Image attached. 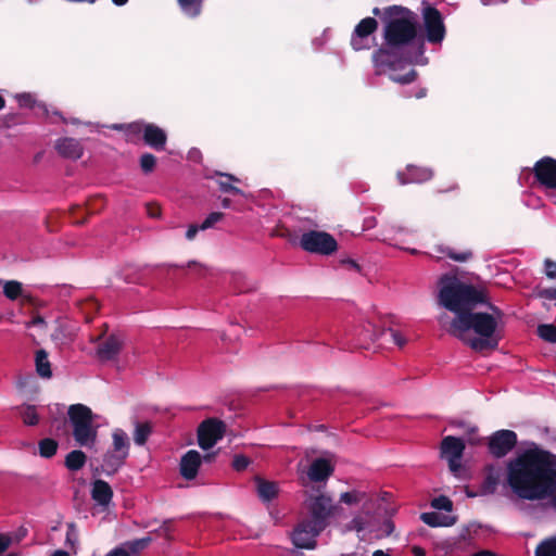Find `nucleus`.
Segmentation results:
<instances>
[{"mask_svg": "<svg viewBox=\"0 0 556 556\" xmlns=\"http://www.w3.org/2000/svg\"><path fill=\"white\" fill-rule=\"evenodd\" d=\"M383 46L372 53L378 68L395 71L402 64H417L426 52L419 16L407 7L392 4L382 9Z\"/></svg>", "mask_w": 556, "mask_h": 556, "instance_id": "nucleus-1", "label": "nucleus"}, {"mask_svg": "<svg viewBox=\"0 0 556 556\" xmlns=\"http://www.w3.org/2000/svg\"><path fill=\"white\" fill-rule=\"evenodd\" d=\"M507 484L521 500L541 501L556 491V454L534 446L507 464Z\"/></svg>", "mask_w": 556, "mask_h": 556, "instance_id": "nucleus-2", "label": "nucleus"}, {"mask_svg": "<svg viewBox=\"0 0 556 556\" xmlns=\"http://www.w3.org/2000/svg\"><path fill=\"white\" fill-rule=\"evenodd\" d=\"M491 313L486 312H464L455 316L448 327V333L463 342L471 350L482 352L485 350H496L502 340V330L498 323L504 313L496 305L484 303Z\"/></svg>", "mask_w": 556, "mask_h": 556, "instance_id": "nucleus-3", "label": "nucleus"}, {"mask_svg": "<svg viewBox=\"0 0 556 556\" xmlns=\"http://www.w3.org/2000/svg\"><path fill=\"white\" fill-rule=\"evenodd\" d=\"M488 300L485 290L465 283L456 276L444 275L440 279L439 303L455 316L470 312Z\"/></svg>", "mask_w": 556, "mask_h": 556, "instance_id": "nucleus-4", "label": "nucleus"}, {"mask_svg": "<svg viewBox=\"0 0 556 556\" xmlns=\"http://www.w3.org/2000/svg\"><path fill=\"white\" fill-rule=\"evenodd\" d=\"M67 416L75 442L81 447L94 446L98 439V426L93 424L91 408L80 403L72 404L68 407Z\"/></svg>", "mask_w": 556, "mask_h": 556, "instance_id": "nucleus-5", "label": "nucleus"}, {"mask_svg": "<svg viewBox=\"0 0 556 556\" xmlns=\"http://www.w3.org/2000/svg\"><path fill=\"white\" fill-rule=\"evenodd\" d=\"M424 28L421 30V40L437 46L441 45L446 36V27L441 12L433 5L425 3L421 9Z\"/></svg>", "mask_w": 556, "mask_h": 556, "instance_id": "nucleus-6", "label": "nucleus"}, {"mask_svg": "<svg viewBox=\"0 0 556 556\" xmlns=\"http://www.w3.org/2000/svg\"><path fill=\"white\" fill-rule=\"evenodd\" d=\"M313 521H326L327 519L345 517L344 508L333 502L332 497L327 494L311 495L306 501Z\"/></svg>", "mask_w": 556, "mask_h": 556, "instance_id": "nucleus-7", "label": "nucleus"}, {"mask_svg": "<svg viewBox=\"0 0 556 556\" xmlns=\"http://www.w3.org/2000/svg\"><path fill=\"white\" fill-rule=\"evenodd\" d=\"M300 245L304 251L320 255H331L338 250L334 237L326 231L309 230L300 239Z\"/></svg>", "mask_w": 556, "mask_h": 556, "instance_id": "nucleus-8", "label": "nucleus"}, {"mask_svg": "<svg viewBox=\"0 0 556 556\" xmlns=\"http://www.w3.org/2000/svg\"><path fill=\"white\" fill-rule=\"evenodd\" d=\"M226 424L218 418H206L197 429L198 445L203 451L211 450L226 434Z\"/></svg>", "mask_w": 556, "mask_h": 556, "instance_id": "nucleus-9", "label": "nucleus"}, {"mask_svg": "<svg viewBox=\"0 0 556 556\" xmlns=\"http://www.w3.org/2000/svg\"><path fill=\"white\" fill-rule=\"evenodd\" d=\"M327 523H296L290 532L293 545L298 548L313 549L316 546V538L325 529Z\"/></svg>", "mask_w": 556, "mask_h": 556, "instance_id": "nucleus-10", "label": "nucleus"}, {"mask_svg": "<svg viewBox=\"0 0 556 556\" xmlns=\"http://www.w3.org/2000/svg\"><path fill=\"white\" fill-rule=\"evenodd\" d=\"M517 442L515 431L507 429L497 430L489 437L488 450L493 457L502 458L515 448Z\"/></svg>", "mask_w": 556, "mask_h": 556, "instance_id": "nucleus-11", "label": "nucleus"}, {"mask_svg": "<svg viewBox=\"0 0 556 556\" xmlns=\"http://www.w3.org/2000/svg\"><path fill=\"white\" fill-rule=\"evenodd\" d=\"M378 29V22L375 17L363 18L354 28L351 36V46L355 51L369 49V37Z\"/></svg>", "mask_w": 556, "mask_h": 556, "instance_id": "nucleus-12", "label": "nucleus"}, {"mask_svg": "<svg viewBox=\"0 0 556 556\" xmlns=\"http://www.w3.org/2000/svg\"><path fill=\"white\" fill-rule=\"evenodd\" d=\"M533 174L540 185L556 189V160L551 156H544L535 162Z\"/></svg>", "mask_w": 556, "mask_h": 556, "instance_id": "nucleus-13", "label": "nucleus"}, {"mask_svg": "<svg viewBox=\"0 0 556 556\" xmlns=\"http://www.w3.org/2000/svg\"><path fill=\"white\" fill-rule=\"evenodd\" d=\"M202 465V455L197 450L187 451L180 458L179 473L185 480H193Z\"/></svg>", "mask_w": 556, "mask_h": 556, "instance_id": "nucleus-14", "label": "nucleus"}, {"mask_svg": "<svg viewBox=\"0 0 556 556\" xmlns=\"http://www.w3.org/2000/svg\"><path fill=\"white\" fill-rule=\"evenodd\" d=\"M123 348V339L116 333L110 334L98 348L96 355L101 362L115 359Z\"/></svg>", "mask_w": 556, "mask_h": 556, "instance_id": "nucleus-15", "label": "nucleus"}, {"mask_svg": "<svg viewBox=\"0 0 556 556\" xmlns=\"http://www.w3.org/2000/svg\"><path fill=\"white\" fill-rule=\"evenodd\" d=\"M143 130V142L155 151L165 150L167 143V134L160 126L153 123H146Z\"/></svg>", "mask_w": 556, "mask_h": 556, "instance_id": "nucleus-16", "label": "nucleus"}, {"mask_svg": "<svg viewBox=\"0 0 556 556\" xmlns=\"http://www.w3.org/2000/svg\"><path fill=\"white\" fill-rule=\"evenodd\" d=\"M54 149L60 156L74 161L80 159L84 154V147L81 142L72 137L58 139L54 143Z\"/></svg>", "mask_w": 556, "mask_h": 556, "instance_id": "nucleus-17", "label": "nucleus"}, {"mask_svg": "<svg viewBox=\"0 0 556 556\" xmlns=\"http://www.w3.org/2000/svg\"><path fill=\"white\" fill-rule=\"evenodd\" d=\"M432 175L429 168L408 165L405 173L397 174V178L402 185L421 184L431 179Z\"/></svg>", "mask_w": 556, "mask_h": 556, "instance_id": "nucleus-18", "label": "nucleus"}, {"mask_svg": "<svg viewBox=\"0 0 556 556\" xmlns=\"http://www.w3.org/2000/svg\"><path fill=\"white\" fill-rule=\"evenodd\" d=\"M334 467L326 458H316L309 466L308 478L313 482H321L332 476Z\"/></svg>", "mask_w": 556, "mask_h": 556, "instance_id": "nucleus-19", "label": "nucleus"}, {"mask_svg": "<svg viewBox=\"0 0 556 556\" xmlns=\"http://www.w3.org/2000/svg\"><path fill=\"white\" fill-rule=\"evenodd\" d=\"M465 451V443L460 438L447 435L441 442V456L443 458H462Z\"/></svg>", "mask_w": 556, "mask_h": 556, "instance_id": "nucleus-20", "label": "nucleus"}, {"mask_svg": "<svg viewBox=\"0 0 556 556\" xmlns=\"http://www.w3.org/2000/svg\"><path fill=\"white\" fill-rule=\"evenodd\" d=\"M501 480V469L495 465H486L484 467V478L480 486L482 494L495 493Z\"/></svg>", "mask_w": 556, "mask_h": 556, "instance_id": "nucleus-21", "label": "nucleus"}, {"mask_svg": "<svg viewBox=\"0 0 556 556\" xmlns=\"http://www.w3.org/2000/svg\"><path fill=\"white\" fill-rule=\"evenodd\" d=\"M146 123L142 121H137L127 124H114L112 126L113 129L123 131L125 136V140L130 143H137L143 138V130Z\"/></svg>", "mask_w": 556, "mask_h": 556, "instance_id": "nucleus-22", "label": "nucleus"}, {"mask_svg": "<svg viewBox=\"0 0 556 556\" xmlns=\"http://www.w3.org/2000/svg\"><path fill=\"white\" fill-rule=\"evenodd\" d=\"M104 205V199L97 197L88 203L86 208L81 206H75L72 208L71 214L73 216V223L77 225H84L87 222V215L93 214Z\"/></svg>", "mask_w": 556, "mask_h": 556, "instance_id": "nucleus-23", "label": "nucleus"}, {"mask_svg": "<svg viewBox=\"0 0 556 556\" xmlns=\"http://www.w3.org/2000/svg\"><path fill=\"white\" fill-rule=\"evenodd\" d=\"M255 483L257 495L263 502H270L271 500L277 497L279 486L276 482L265 480L261 477H256Z\"/></svg>", "mask_w": 556, "mask_h": 556, "instance_id": "nucleus-24", "label": "nucleus"}, {"mask_svg": "<svg viewBox=\"0 0 556 556\" xmlns=\"http://www.w3.org/2000/svg\"><path fill=\"white\" fill-rule=\"evenodd\" d=\"M127 457L128 456L109 450L103 455V471L109 476L116 473L118 469L125 464Z\"/></svg>", "mask_w": 556, "mask_h": 556, "instance_id": "nucleus-25", "label": "nucleus"}, {"mask_svg": "<svg viewBox=\"0 0 556 556\" xmlns=\"http://www.w3.org/2000/svg\"><path fill=\"white\" fill-rule=\"evenodd\" d=\"M91 493L92 498L101 505H108L113 496L112 488L104 480H96Z\"/></svg>", "mask_w": 556, "mask_h": 556, "instance_id": "nucleus-26", "label": "nucleus"}, {"mask_svg": "<svg viewBox=\"0 0 556 556\" xmlns=\"http://www.w3.org/2000/svg\"><path fill=\"white\" fill-rule=\"evenodd\" d=\"M129 447L130 443L127 433L123 429H114L112 433L111 451L128 456Z\"/></svg>", "mask_w": 556, "mask_h": 556, "instance_id": "nucleus-27", "label": "nucleus"}, {"mask_svg": "<svg viewBox=\"0 0 556 556\" xmlns=\"http://www.w3.org/2000/svg\"><path fill=\"white\" fill-rule=\"evenodd\" d=\"M383 500L379 505V511L382 513L381 519L382 521H391V519L395 516L397 511V506L393 501V495L389 492H382Z\"/></svg>", "mask_w": 556, "mask_h": 556, "instance_id": "nucleus-28", "label": "nucleus"}, {"mask_svg": "<svg viewBox=\"0 0 556 556\" xmlns=\"http://www.w3.org/2000/svg\"><path fill=\"white\" fill-rule=\"evenodd\" d=\"M35 364L36 371L41 378L49 379L52 377L51 364L45 350L40 349L36 352Z\"/></svg>", "mask_w": 556, "mask_h": 556, "instance_id": "nucleus-29", "label": "nucleus"}, {"mask_svg": "<svg viewBox=\"0 0 556 556\" xmlns=\"http://www.w3.org/2000/svg\"><path fill=\"white\" fill-rule=\"evenodd\" d=\"M87 462V455L80 450H73L65 456V467L71 471L80 470Z\"/></svg>", "mask_w": 556, "mask_h": 556, "instance_id": "nucleus-30", "label": "nucleus"}, {"mask_svg": "<svg viewBox=\"0 0 556 556\" xmlns=\"http://www.w3.org/2000/svg\"><path fill=\"white\" fill-rule=\"evenodd\" d=\"M17 412L23 422L27 426H36L39 422V416L35 405L23 404L17 407Z\"/></svg>", "mask_w": 556, "mask_h": 556, "instance_id": "nucleus-31", "label": "nucleus"}, {"mask_svg": "<svg viewBox=\"0 0 556 556\" xmlns=\"http://www.w3.org/2000/svg\"><path fill=\"white\" fill-rule=\"evenodd\" d=\"M365 491L353 489L348 492H343L340 494L339 502L337 504H345L348 506H357L361 505L362 501L365 498Z\"/></svg>", "mask_w": 556, "mask_h": 556, "instance_id": "nucleus-32", "label": "nucleus"}, {"mask_svg": "<svg viewBox=\"0 0 556 556\" xmlns=\"http://www.w3.org/2000/svg\"><path fill=\"white\" fill-rule=\"evenodd\" d=\"M152 432V425L149 421L136 422L134 441L137 445H143Z\"/></svg>", "mask_w": 556, "mask_h": 556, "instance_id": "nucleus-33", "label": "nucleus"}, {"mask_svg": "<svg viewBox=\"0 0 556 556\" xmlns=\"http://www.w3.org/2000/svg\"><path fill=\"white\" fill-rule=\"evenodd\" d=\"M438 251L455 262H467L472 258L473 254L471 250H464L460 252L455 251L451 247H439Z\"/></svg>", "mask_w": 556, "mask_h": 556, "instance_id": "nucleus-34", "label": "nucleus"}, {"mask_svg": "<svg viewBox=\"0 0 556 556\" xmlns=\"http://www.w3.org/2000/svg\"><path fill=\"white\" fill-rule=\"evenodd\" d=\"M59 443L51 438H45L38 442L39 455L43 458H51L58 452Z\"/></svg>", "mask_w": 556, "mask_h": 556, "instance_id": "nucleus-35", "label": "nucleus"}, {"mask_svg": "<svg viewBox=\"0 0 556 556\" xmlns=\"http://www.w3.org/2000/svg\"><path fill=\"white\" fill-rule=\"evenodd\" d=\"M534 556H556V535L541 541L535 548Z\"/></svg>", "mask_w": 556, "mask_h": 556, "instance_id": "nucleus-36", "label": "nucleus"}, {"mask_svg": "<svg viewBox=\"0 0 556 556\" xmlns=\"http://www.w3.org/2000/svg\"><path fill=\"white\" fill-rule=\"evenodd\" d=\"M218 175L223 178H226V180L220 179L217 181L220 191L232 193V194H243V191L240 188H238L231 184V181L238 182L239 178H237L236 176H233L231 174H223L222 173Z\"/></svg>", "mask_w": 556, "mask_h": 556, "instance_id": "nucleus-37", "label": "nucleus"}, {"mask_svg": "<svg viewBox=\"0 0 556 556\" xmlns=\"http://www.w3.org/2000/svg\"><path fill=\"white\" fill-rule=\"evenodd\" d=\"M3 294L10 301H15L23 295V285L17 280H9L3 285Z\"/></svg>", "mask_w": 556, "mask_h": 556, "instance_id": "nucleus-38", "label": "nucleus"}, {"mask_svg": "<svg viewBox=\"0 0 556 556\" xmlns=\"http://www.w3.org/2000/svg\"><path fill=\"white\" fill-rule=\"evenodd\" d=\"M361 503L362 513L367 517H375V503L379 500L377 492H366Z\"/></svg>", "mask_w": 556, "mask_h": 556, "instance_id": "nucleus-39", "label": "nucleus"}, {"mask_svg": "<svg viewBox=\"0 0 556 556\" xmlns=\"http://www.w3.org/2000/svg\"><path fill=\"white\" fill-rule=\"evenodd\" d=\"M152 540L153 538L148 535L142 539L125 542L119 547H125L129 555H137L140 551L144 549Z\"/></svg>", "mask_w": 556, "mask_h": 556, "instance_id": "nucleus-40", "label": "nucleus"}, {"mask_svg": "<svg viewBox=\"0 0 556 556\" xmlns=\"http://www.w3.org/2000/svg\"><path fill=\"white\" fill-rule=\"evenodd\" d=\"M538 336L546 342L556 343V326L552 324L539 325Z\"/></svg>", "mask_w": 556, "mask_h": 556, "instance_id": "nucleus-41", "label": "nucleus"}, {"mask_svg": "<svg viewBox=\"0 0 556 556\" xmlns=\"http://www.w3.org/2000/svg\"><path fill=\"white\" fill-rule=\"evenodd\" d=\"M156 157L154 154L146 152L139 159V165L144 175L151 174L156 166Z\"/></svg>", "mask_w": 556, "mask_h": 556, "instance_id": "nucleus-42", "label": "nucleus"}, {"mask_svg": "<svg viewBox=\"0 0 556 556\" xmlns=\"http://www.w3.org/2000/svg\"><path fill=\"white\" fill-rule=\"evenodd\" d=\"M384 334H389L392 342L400 349L404 348L407 342V339L399 330L393 328L382 329L379 334H375V340Z\"/></svg>", "mask_w": 556, "mask_h": 556, "instance_id": "nucleus-43", "label": "nucleus"}, {"mask_svg": "<svg viewBox=\"0 0 556 556\" xmlns=\"http://www.w3.org/2000/svg\"><path fill=\"white\" fill-rule=\"evenodd\" d=\"M417 76H418V73L416 70L414 68H410L407 73L405 74H397V73H392L390 75V79L394 83H397V84H401V85H407V84H412L414 83L416 79H417Z\"/></svg>", "mask_w": 556, "mask_h": 556, "instance_id": "nucleus-44", "label": "nucleus"}, {"mask_svg": "<svg viewBox=\"0 0 556 556\" xmlns=\"http://www.w3.org/2000/svg\"><path fill=\"white\" fill-rule=\"evenodd\" d=\"M174 523H162L157 529L150 532V535L153 538V540L155 538H164L165 540L170 541L174 539Z\"/></svg>", "mask_w": 556, "mask_h": 556, "instance_id": "nucleus-45", "label": "nucleus"}, {"mask_svg": "<svg viewBox=\"0 0 556 556\" xmlns=\"http://www.w3.org/2000/svg\"><path fill=\"white\" fill-rule=\"evenodd\" d=\"M482 529V523H467L460 533V538L463 541L471 542L475 539V535H477Z\"/></svg>", "mask_w": 556, "mask_h": 556, "instance_id": "nucleus-46", "label": "nucleus"}, {"mask_svg": "<svg viewBox=\"0 0 556 556\" xmlns=\"http://www.w3.org/2000/svg\"><path fill=\"white\" fill-rule=\"evenodd\" d=\"M230 282L237 293H243L250 290L245 283V276L241 273L232 274Z\"/></svg>", "mask_w": 556, "mask_h": 556, "instance_id": "nucleus-47", "label": "nucleus"}, {"mask_svg": "<svg viewBox=\"0 0 556 556\" xmlns=\"http://www.w3.org/2000/svg\"><path fill=\"white\" fill-rule=\"evenodd\" d=\"M184 11L189 12L192 16H197L201 12V0H178Z\"/></svg>", "mask_w": 556, "mask_h": 556, "instance_id": "nucleus-48", "label": "nucleus"}, {"mask_svg": "<svg viewBox=\"0 0 556 556\" xmlns=\"http://www.w3.org/2000/svg\"><path fill=\"white\" fill-rule=\"evenodd\" d=\"M431 506L438 510L452 511L453 502L445 495H440L431 501Z\"/></svg>", "mask_w": 556, "mask_h": 556, "instance_id": "nucleus-49", "label": "nucleus"}, {"mask_svg": "<svg viewBox=\"0 0 556 556\" xmlns=\"http://www.w3.org/2000/svg\"><path fill=\"white\" fill-rule=\"evenodd\" d=\"M15 98L21 108L33 109L37 103L34 94L29 92L18 93L15 96Z\"/></svg>", "mask_w": 556, "mask_h": 556, "instance_id": "nucleus-50", "label": "nucleus"}, {"mask_svg": "<svg viewBox=\"0 0 556 556\" xmlns=\"http://www.w3.org/2000/svg\"><path fill=\"white\" fill-rule=\"evenodd\" d=\"M251 464V459L242 454H237L233 456L231 466L236 471H243Z\"/></svg>", "mask_w": 556, "mask_h": 556, "instance_id": "nucleus-51", "label": "nucleus"}, {"mask_svg": "<svg viewBox=\"0 0 556 556\" xmlns=\"http://www.w3.org/2000/svg\"><path fill=\"white\" fill-rule=\"evenodd\" d=\"M224 213L222 212H213L207 215V217L201 224V230H206L212 228L217 222L224 218Z\"/></svg>", "mask_w": 556, "mask_h": 556, "instance_id": "nucleus-52", "label": "nucleus"}, {"mask_svg": "<svg viewBox=\"0 0 556 556\" xmlns=\"http://www.w3.org/2000/svg\"><path fill=\"white\" fill-rule=\"evenodd\" d=\"M78 543V532L76 530L75 523H68V528L66 531V544L75 549L76 544Z\"/></svg>", "mask_w": 556, "mask_h": 556, "instance_id": "nucleus-53", "label": "nucleus"}, {"mask_svg": "<svg viewBox=\"0 0 556 556\" xmlns=\"http://www.w3.org/2000/svg\"><path fill=\"white\" fill-rule=\"evenodd\" d=\"M421 521H456L455 517H442L439 513H422L420 515Z\"/></svg>", "mask_w": 556, "mask_h": 556, "instance_id": "nucleus-54", "label": "nucleus"}, {"mask_svg": "<svg viewBox=\"0 0 556 556\" xmlns=\"http://www.w3.org/2000/svg\"><path fill=\"white\" fill-rule=\"evenodd\" d=\"M448 463V468L455 475L457 476L458 472L460 471L462 469V464H460V460L462 458H453V457H448V458H445Z\"/></svg>", "mask_w": 556, "mask_h": 556, "instance_id": "nucleus-55", "label": "nucleus"}, {"mask_svg": "<svg viewBox=\"0 0 556 556\" xmlns=\"http://www.w3.org/2000/svg\"><path fill=\"white\" fill-rule=\"evenodd\" d=\"M12 543V536L8 533H0V555L9 548Z\"/></svg>", "mask_w": 556, "mask_h": 556, "instance_id": "nucleus-56", "label": "nucleus"}, {"mask_svg": "<svg viewBox=\"0 0 556 556\" xmlns=\"http://www.w3.org/2000/svg\"><path fill=\"white\" fill-rule=\"evenodd\" d=\"M545 268H546V276L549 279L556 278V262H553L551 260H545Z\"/></svg>", "mask_w": 556, "mask_h": 556, "instance_id": "nucleus-57", "label": "nucleus"}, {"mask_svg": "<svg viewBox=\"0 0 556 556\" xmlns=\"http://www.w3.org/2000/svg\"><path fill=\"white\" fill-rule=\"evenodd\" d=\"M147 214L151 218H157L161 216V207L157 204H147Z\"/></svg>", "mask_w": 556, "mask_h": 556, "instance_id": "nucleus-58", "label": "nucleus"}, {"mask_svg": "<svg viewBox=\"0 0 556 556\" xmlns=\"http://www.w3.org/2000/svg\"><path fill=\"white\" fill-rule=\"evenodd\" d=\"M199 230H201V225H190L187 229V232H186V238L187 240H193L197 236V233L199 232Z\"/></svg>", "mask_w": 556, "mask_h": 556, "instance_id": "nucleus-59", "label": "nucleus"}, {"mask_svg": "<svg viewBox=\"0 0 556 556\" xmlns=\"http://www.w3.org/2000/svg\"><path fill=\"white\" fill-rule=\"evenodd\" d=\"M218 455V451L207 452L202 455V464H212Z\"/></svg>", "mask_w": 556, "mask_h": 556, "instance_id": "nucleus-60", "label": "nucleus"}, {"mask_svg": "<svg viewBox=\"0 0 556 556\" xmlns=\"http://www.w3.org/2000/svg\"><path fill=\"white\" fill-rule=\"evenodd\" d=\"M105 556H131L125 547H115L110 551Z\"/></svg>", "mask_w": 556, "mask_h": 556, "instance_id": "nucleus-61", "label": "nucleus"}, {"mask_svg": "<svg viewBox=\"0 0 556 556\" xmlns=\"http://www.w3.org/2000/svg\"><path fill=\"white\" fill-rule=\"evenodd\" d=\"M541 296L547 300H556V288H548L541 292Z\"/></svg>", "mask_w": 556, "mask_h": 556, "instance_id": "nucleus-62", "label": "nucleus"}, {"mask_svg": "<svg viewBox=\"0 0 556 556\" xmlns=\"http://www.w3.org/2000/svg\"><path fill=\"white\" fill-rule=\"evenodd\" d=\"M5 123L8 126L21 123V117L17 114H8L5 116Z\"/></svg>", "mask_w": 556, "mask_h": 556, "instance_id": "nucleus-63", "label": "nucleus"}, {"mask_svg": "<svg viewBox=\"0 0 556 556\" xmlns=\"http://www.w3.org/2000/svg\"><path fill=\"white\" fill-rule=\"evenodd\" d=\"M22 304H33L34 298L29 293L23 291V295L20 296Z\"/></svg>", "mask_w": 556, "mask_h": 556, "instance_id": "nucleus-64", "label": "nucleus"}]
</instances>
